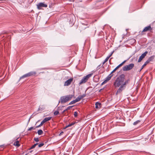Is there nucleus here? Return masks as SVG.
Segmentation results:
<instances>
[{"mask_svg": "<svg viewBox=\"0 0 155 155\" xmlns=\"http://www.w3.org/2000/svg\"><path fill=\"white\" fill-rule=\"evenodd\" d=\"M125 75L123 74L120 75L115 80L114 85L115 87H118V89L116 93V95L120 93L126 87L127 84H128L130 80L128 79L125 81Z\"/></svg>", "mask_w": 155, "mask_h": 155, "instance_id": "1", "label": "nucleus"}, {"mask_svg": "<svg viewBox=\"0 0 155 155\" xmlns=\"http://www.w3.org/2000/svg\"><path fill=\"white\" fill-rule=\"evenodd\" d=\"M73 95H70L62 96L60 98V101H59L58 104L60 102L61 103H65L70 100L73 97Z\"/></svg>", "mask_w": 155, "mask_h": 155, "instance_id": "2", "label": "nucleus"}, {"mask_svg": "<svg viewBox=\"0 0 155 155\" xmlns=\"http://www.w3.org/2000/svg\"><path fill=\"white\" fill-rule=\"evenodd\" d=\"M92 73H91L84 76L83 78L80 81L79 84H81L83 83H85L88 80V79L92 76Z\"/></svg>", "mask_w": 155, "mask_h": 155, "instance_id": "3", "label": "nucleus"}, {"mask_svg": "<svg viewBox=\"0 0 155 155\" xmlns=\"http://www.w3.org/2000/svg\"><path fill=\"white\" fill-rule=\"evenodd\" d=\"M36 74V72L35 71H31L29 72L28 73L25 74L21 77L20 78V79L28 77L30 76H34Z\"/></svg>", "mask_w": 155, "mask_h": 155, "instance_id": "4", "label": "nucleus"}, {"mask_svg": "<svg viewBox=\"0 0 155 155\" xmlns=\"http://www.w3.org/2000/svg\"><path fill=\"white\" fill-rule=\"evenodd\" d=\"M134 66V64L131 63L128 65H126L123 68V70L124 71H128L131 70Z\"/></svg>", "mask_w": 155, "mask_h": 155, "instance_id": "5", "label": "nucleus"}, {"mask_svg": "<svg viewBox=\"0 0 155 155\" xmlns=\"http://www.w3.org/2000/svg\"><path fill=\"white\" fill-rule=\"evenodd\" d=\"M37 8L38 9H41L42 7H47V4L44 3L42 2H40L37 5Z\"/></svg>", "mask_w": 155, "mask_h": 155, "instance_id": "6", "label": "nucleus"}, {"mask_svg": "<svg viewBox=\"0 0 155 155\" xmlns=\"http://www.w3.org/2000/svg\"><path fill=\"white\" fill-rule=\"evenodd\" d=\"M148 52L146 51L143 54H142L139 57V58L138 60V62H140L145 57L147 54Z\"/></svg>", "mask_w": 155, "mask_h": 155, "instance_id": "7", "label": "nucleus"}, {"mask_svg": "<svg viewBox=\"0 0 155 155\" xmlns=\"http://www.w3.org/2000/svg\"><path fill=\"white\" fill-rule=\"evenodd\" d=\"M86 96L85 94H83L82 95H79L78 96L75 100L76 102L80 101L81 99L84 97Z\"/></svg>", "mask_w": 155, "mask_h": 155, "instance_id": "8", "label": "nucleus"}, {"mask_svg": "<svg viewBox=\"0 0 155 155\" xmlns=\"http://www.w3.org/2000/svg\"><path fill=\"white\" fill-rule=\"evenodd\" d=\"M152 30V28L150 25H149L145 27L143 30L142 31L141 33H143V32L147 31H150Z\"/></svg>", "mask_w": 155, "mask_h": 155, "instance_id": "9", "label": "nucleus"}, {"mask_svg": "<svg viewBox=\"0 0 155 155\" xmlns=\"http://www.w3.org/2000/svg\"><path fill=\"white\" fill-rule=\"evenodd\" d=\"M73 80V78H70L69 80L66 81L64 83V86H68L69 85Z\"/></svg>", "mask_w": 155, "mask_h": 155, "instance_id": "10", "label": "nucleus"}, {"mask_svg": "<svg viewBox=\"0 0 155 155\" xmlns=\"http://www.w3.org/2000/svg\"><path fill=\"white\" fill-rule=\"evenodd\" d=\"M154 58L155 56L153 55L149 57L146 61L147 62V63H148L152 61Z\"/></svg>", "mask_w": 155, "mask_h": 155, "instance_id": "11", "label": "nucleus"}, {"mask_svg": "<svg viewBox=\"0 0 155 155\" xmlns=\"http://www.w3.org/2000/svg\"><path fill=\"white\" fill-rule=\"evenodd\" d=\"M51 117H46L42 120V121L44 123H45L46 122L49 120L51 119Z\"/></svg>", "mask_w": 155, "mask_h": 155, "instance_id": "12", "label": "nucleus"}, {"mask_svg": "<svg viewBox=\"0 0 155 155\" xmlns=\"http://www.w3.org/2000/svg\"><path fill=\"white\" fill-rule=\"evenodd\" d=\"M14 145L18 147H19L20 146V144H19V141L17 140L14 143Z\"/></svg>", "mask_w": 155, "mask_h": 155, "instance_id": "13", "label": "nucleus"}, {"mask_svg": "<svg viewBox=\"0 0 155 155\" xmlns=\"http://www.w3.org/2000/svg\"><path fill=\"white\" fill-rule=\"evenodd\" d=\"M110 74L106 78V80L107 81H109L111 78V77L112 76L113 74L111 75Z\"/></svg>", "mask_w": 155, "mask_h": 155, "instance_id": "14", "label": "nucleus"}, {"mask_svg": "<svg viewBox=\"0 0 155 155\" xmlns=\"http://www.w3.org/2000/svg\"><path fill=\"white\" fill-rule=\"evenodd\" d=\"M101 105V103L98 102H97L96 103L95 105V108L97 109L99 108V106H100Z\"/></svg>", "mask_w": 155, "mask_h": 155, "instance_id": "15", "label": "nucleus"}, {"mask_svg": "<svg viewBox=\"0 0 155 155\" xmlns=\"http://www.w3.org/2000/svg\"><path fill=\"white\" fill-rule=\"evenodd\" d=\"M75 124V122H72L70 124L66 126L64 129H65L71 126H72L74 125Z\"/></svg>", "mask_w": 155, "mask_h": 155, "instance_id": "16", "label": "nucleus"}, {"mask_svg": "<svg viewBox=\"0 0 155 155\" xmlns=\"http://www.w3.org/2000/svg\"><path fill=\"white\" fill-rule=\"evenodd\" d=\"M73 106H69L66 109L62 111V113H64L66 111L68 110H69L72 107H73Z\"/></svg>", "mask_w": 155, "mask_h": 155, "instance_id": "17", "label": "nucleus"}, {"mask_svg": "<svg viewBox=\"0 0 155 155\" xmlns=\"http://www.w3.org/2000/svg\"><path fill=\"white\" fill-rule=\"evenodd\" d=\"M120 66L118 65L110 73V74H111L112 73L114 72L117 69L119 68Z\"/></svg>", "mask_w": 155, "mask_h": 155, "instance_id": "18", "label": "nucleus"}, {"mask_svg": "<svg viewBox=\"0 0 155 155\" xmlns=\"http://www.w3.org/2000/svg\"><path fill=\"white\" fill-rule=\"evenodd\" d=\"M147 64H148V63H147V62L146 61L145 62L144 64L142 65L141 68L140 70V71H139L140 72V71L142 70L143 68L144 67V66H145Z\"/></svg>", "mask_w": 155, "mask_h": 155, "instance_id": "19", "label": "nucleus"}, {"mask_svg": "<svg viewBox=\"0 0 155 155\" xmlns=\"http://www.w3.org/2000/svg\"><path fill=\"white\" fill-rule=\"evenodd\" d=\"M5 146L4 144L0 145V150H3L5 148Z\"/></svg>", "mask_w": 155, "mask_h": 155, "instance_id": "20", "label": "nucleus"}, {"mask_svg": "<svg viewBox=\"0 0 155 155\" xmlns=\"http://www.w3.org/2000/svg\"><path fill=\"white\" fill-rule=\"evenodd\" d=\"M37 133L39 135H41L43 134V132L41 130H38Z\"/></svg>", "mask_w": 155, "mask_h": 155, "instance_id": "21", "label": "nucleus"}, {"mask_svg": "<svg viewBox=\"0 0 155 155\" xmlns=\"http://www.w3.org/2000/svg\"><path fill=\"white\" fill-rule=\"evenodd\" d=\"M140 122V120H137L133 124V125H136L138 123Z\"/></svg>", "mask_w": 155, "mask_h": 155, "instance_id": "22", "label": "nucleus"}, {"mask_svg": "<svg viewBox=\"0 0 155 155\" xmlns=\"http://www.w3.org/2000/svg\"><path fill=\"white\" fill-rule=\"evenodd\" d=\"M76 103L75 100H74L72 101H71L69 104V105H71L72 104H74Z\"/></svg>", "mask_w": 155, "mask_h": 155, "instance_id": "23", "label": "nucleus"}, {"mask_svg": "<svg viewBox=\"0 0 155 155\" xmlns=\"http://www.w3.org/2000/svg\"><path fill=\"white\" fill-rule=\"evenodd\" d=\"M109 58L107 57L105 59V60L103 62V64H104L106 62H107L108 60L109 59Z\"/></svg>", "mask_w": 155, "mask_h": 155, "instance_id": "24", "label": "nucleus"}, {"mask_svg": "<svg viewBox=\"0 0 155 155\" xmlns=\"http://www.w3.org/2000/svg\"><path fill=\"white\" fill-rule=\"evenodd\" d=\"M82 25H86V26H87V27H85L84 28V29L86 28H87V27H89L88 24L87 22H86V23H82Z\"/></svg>", "mask_w": 155, "mask_h": 155, "instance_id": "25", "label": "nucleus"}, {"mask_svg": "<svg viewBox=\"0 0 155 155\" xmlns=\"http://www.w3.org/2000/svg\"><path fill=\"white\" fill-rule=\"evenodd\" d=\"M44 123L43 122V121H42L41 123V124L38 126H37L36 127V128H38L41 126H42V125H43V124Z\"/></svg>", "mask_w": 155, "mask_h": 155, "instance_id": "26", "label": "nucleus"}, {"mask_svg": "<svg viewBox=\"0 0 155 155\" xmlns=\"http://www.w3.org/2000/svg\"><path fill=\"white\" fill-rule=\"evenodd\" d=\"M59 114V112L58 110L55 111L54 112V114L55 115H57Z\"/></svg>", "mask_w": 155, "mask_h": 155, "instance_id": "27", "label": "nucleus"}, {"mask_svg": "<svg viewBox=\"0 0 155 155\" xmlns=\"http://www.w3.org/2000/svg\"><path fill=\"white\" fill-rule=\"evenodd\" d=\"M34 140L36 142H38L39 141L38 138V137H35L34 139Z\"/></svg>", "mask_w": 155, "mask_h": 155, "instance_id": "28", "label": "nucleus"}, {"mask_svg": "<svg viewBox=\"0 0 155 155\" xmlns=\"http://www.w3.org/2000/svg\"><path fill=\"white\" fill-rule=\"evenodd\" d=\"M74 117H76L78 116V113L76 111H75L74 112Z\"/></svg>", "mask_w": 155, "mask_h": 155, "instance_id": "29", "label": "nucleus"}, {"mask_svg": "<svg viewBox=\"0 0 155 155\" xmlns=\"http://www.w3.org/2000/svg\"><path fill=\"white\" fill-rule=\"evenodd\" d=\"M36 147L35 145L34 144V145H33V146H32L29 149V150H31L32 149H33L35 147Z\"/></svg>", "mask_w": 155, "mask_h": 155, "instance_id": "30", "label": "nucleus"}, {"mask_svg": "<svg viewBox=\"0 0 155 155\" xmlns=\"http://www.w3.org/2000/svg\"><path fill=\"white\" fill-rule=\"evenodd\" d=\"M126 60L124 61H123L122 63H121L120 64H119V65L121 67L122 66L126 61Z\"/></svg>", "mask_w": 155, "mask_h": 155, "instance_id": "31", "label": "nucleus"}, {"mask_svg": "<svg viewBox=\"0 0 155 155\" xmlns=\"http://www.w3.org/2000/svg\"><path fill=\"white\" fill-rule=\"evenodd\" d=\"M44 145V143H42L39 144L38 145V147H41L42 146H43Z\"/></svg>", "mask_w": 155, "mask_h": 155, "instance_id": "32", "label": "nucleus"}, {"mask_svg": "<svg viewBox=\"0 0 155 155\" xmlns=\"http://www.w3.org/2000/svg\"><path fill=\"white\" fill-rule=\"evenodd\" d=\"M35 129V128H34V127H31L28 129V131H30L33 129Z\"/></svg>", "mask_w": 155, "mask_h": 155, "instance_id": "33", "label": "nucleus"}, {"mask_svg": "<svg viewBox=\"0 0 155 155\" xmlns=\"http://www.w3.org/2000/svg\"><path fill=\"white\" fill-rule=\"evenodd\" d=\"M114 52V51L112 52L111 53V54L110 55H109V56H107V57L109 58L112 56Z\"/></svg>", "mask_w": 155, "mask_h": 155, "instance_id": "34", "label": "nucleus"}, {"mask_svg": "<svg viewBox=\"0 0 155 155\" xmlns=\"http://www.w3.org/2000/svg\"><path fill=\"white\" fill-rule=\"evenodd\" d=\"M107 82V81L105 80L101 83V85H103L104 84L106 83Z\"/></svg>", "mask_w": 155, "mask_h": 155, "instance_id": "35", "label": "nucleus"}, {"mask_svg": "<svg viewBox=\"0 0 155 155\" xmlns=\"http://www.w3.org/2000/svg\"><path fill=\"white\" fill-rule=\"evenodd\" d=\"M41 111V108H40V107L39 106L38 110V111Z\"/></svg>", "mask_w": 155, "mask_h": 155, "instance_id": "36", "label": "nucleus"}, {"mask_svg": "<svg viewBox=\"0 0 155 155\" xmlns=\"http://www.w3.org/2000/svg\"><path fill=\"white\" fill-rule=\"evenodd\" d=\"M41 111V108H40V107L39 106L38 110V111Z\"/></svg>", "mask_w": 155, "mask_h": 155, "instance_id": "37", "label": "nucleus"}, {"mask_svg": "<svg viewBox=\"0 0 155 155\" xmlns=\"http://www.w3.org/2000/svg\"><path fill=\"white\" fill-rule=\"evenodd\" d=\"M40 108H41V111H42V110H44L45 109V108L44 107H40Z\"/></svg>", "mask_w": 155, "mask_h": 155, "instance_id": "38", "label": "nucleus"}, {"mask_svg": "<svg viewBox=\"0 0 155 155\" xmlns=\"http://www.w3.org/2000/svg\"><path fill=\"white\" fill-rule=\"evenodd\" d=\"M63 133H63V132H61L60 133V134H59V135H62V134H63Z\"/></svg>", "mask_w": 155, "mask_h": 155, "instance_id": "39", "label": "nucleus"}, {"mask_svg": "<svg viewBox=\"0 0 155 155\" xmlns=\"http://www.w3.org/2000/svg\"><path fill=\"white\" fill-rule=\"evenodd\" d=\"M35 144V146H36V145H37L38 144V143H36Z\"/></svg>", "mask_w": 155, "mask_h": 155, "instance_id": "40", "label": "nucleus"}, {"mask_svg": "<svg viewBox=\"0 0 155 155\" xmlns=\"http://www.w3.org/2000/svg\"><path fill=\"white\" fill-rule=\"evenodd\" d=\"M33 151V150H31L29 151V152L31 153Z\"/></svg>", "mask_w": 155, "mask_h": 155, "instance_id": "41", "label": "nucleus"}, {"mask_svg": "<svg viewBox=\"0 0 155 155\" xmlns=\"http://www.w3.org/2000/svg\"><path fill=\"white\" fill-rule=\"evenodd\" d=\"M30 120V118H29V121Z\"/></svg>", "mask_w": 155, "mask_h": 155, "instance_id": "42", "label": "nucleus"}, {"mask_svg": "<svg viewBox=\"0 0 155 155\" xmlns=\"http://www.w3.org/2000/svg\"><path fill=\"white\" fill-rule=\"evenodd\" d=\"M25 155H27V154H26Z\"/></svg>", "mask_w": 155, "mask_h": 155, "instance_id": "43", "label": "nucleus"}, {"mask_svg": "<svg viewBox=\"0 0 155 155\" xmlns=\"http://www.w3.org/2000/svg\"><path fill=\"white\" fill-rule=\"evenodd\" d=\"M18 139V138L16 139V140H17Z\"/></svg>", "mask_w": 155, "mask_h": 155, "instance_id": "44", "label": "nucleus"}]
</instances>
